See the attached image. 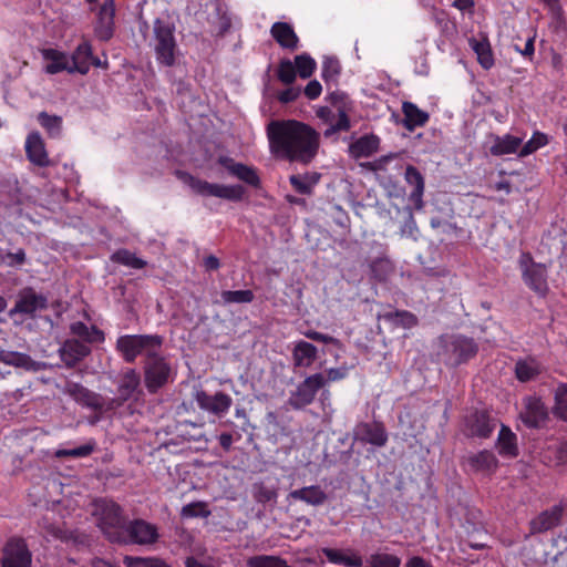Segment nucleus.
I'll return each instance as SVG.
<instances>
[{"label":"nucleus","instance_id":"obj_30","mask_svg":"<svg viewBox=\"0 0 567 567\" xmlns=\"http://www.w3.org/2000/svg\"><path fill=\"white\" fill-rule=\"evenodd\" d=\"M70 332L76 337L75 339L85 344L102 343L105 340V334L101 329L96 326L89 327L82 321L72 322L70 324Z\"/></svg>","mask_w":567,"mask_h":567},{"label":"nucleus","instance_id":"obj_33","mask_svg":"<svg viewBox=\"0 0 567 567\" xmlns=\"http://www.w3.org/2000/svg\"><path fill=\"white\" fill-rule=\"evenodd\" d=\"M0 362L12 365L14 368H22L27 371H38L39 364L29 354L10 351L0 347Z\"/></svg>","mask_w":567,"mask_h":567},{"label":"nucleus","instance_id":"obj_17","mask_svg":"<svg viewBox=\"0 0 567 567\" xmlns=\"http://www.w3.org/2000/svg\"><path fill=\"white\" fill-rule=\"evenodd\" d=\"M217 163L225 167L228 173L239 181L252 187H259L260 177L257 169L243 163H237L229 156H219Z\"/></svg>","mask_w":567,"mask_h":567},{"label":"nucleus","instance_id":"obj_3","mask_svg":"<svg viewBox=\"0 0 567 567\" xmlns=\"http://www.w3.org/2000/svg\"><path fill=\"white\" fill-rule=\"evenodd\" d=\"M443 362L449 368H457L474 359L480 344L472 337L463 333L443 334L439 339Z\"/></svg>","mask_w":567,"mask_h":567},{"label":"nucleus","instance_id":"obj_63","mask_svg":"<svg viewBox=\"0 0 567 567\" xmlns=\"http://www.w3.org/2000/svg\"><path fill=\"white\" fill-rule=\"evenodd\" d=\"M317 116L323 121L324 123L327 124H332L333 121L336 120V114L333 113V111L328 107V106H321L319 107V110L317 111Z\"/></svg>","mask_w":567,"mask_h":567},{"label":"nucleus","instance_id":"obj_34","mask_svg":"<svg viewBox=\"0 0 567 567\" xmlns=\"http://www.w3.org/2000/svg\"><path fill=\"white\" fill-rule=\"evenodd\" d=\"M42 56L45 61H49L45 65V72L48 74H56L62 71L70 73V70H72V65L64 52L55 49H43Z\"/></svg>","mask_w":567,"mask_h":567},{"label":"nucleus","instance_id":"obj_46","mask_svg":"<svg viewBox=\"0 0 567 567\" xmlns=\"http://www.w3.org/2000/svg\"><path fill=\"white\" fill-rule=\"evenodd\" d=\"M38 122L51 137L60 136L62 130V118L60 116L50 115L47 112H40L38 115Z\"/></svg>","mask_w":567,"mask_h":567},{"label":"nucleus","instance_id":"obj_39","mask_svg":"<svg viewBox=\"0 0 567 567\" xmlns=\"http://www.w3.org/2000/svg\"><path fill=\"white\" fill-rule=\"evenodd\" d=\"M353 110L342 106V110L337 111L336 120L333 123L323 132L324 137H331L339 132H348L351 128V121L349 114Z\"/></svg>","mask_w":567,"mask_h":567},{"label":"nucleus","instance_id":"obj_7","mask_svg":"<svg viewBox=\"0 0 567 567\" xmlns=\"http://www.w3.org/2000/svg\"><path fill=\"white\" fill-rule=\"evenodd\" d=\"M158 527L143 518L127 520L117 545H154L159 539Z\"/></svg>","mask_w":567,"mask_h":567},{"label":"nucleus","instance_id":"obj_6","mask_svg":"<svg viewBox=\"0 0 567 567\" xmlns=\"http://www.w3.org/2000/svg\"><path fill=\"white\" fill-rule=\"evenodd\" d=\"M174 31V24L166 20L157 18L153 22L156 59L161 64L166 66H172L175 63L177 43Z\"/></svg>","mask_w":567,"mask_h":567},{"label":"nucleus","instance_id":"obj_35","mask_svg":"<svg viewBox=\"0 0 567 567\" xmlns=\"http://www.w3.org/2000/svg\"><path fill=\"white\" fill-rule=\"evenodd\" d=\"M522 143V137L513 136L511 134H505L503 136L496 135L489 152L493 156L514 154L518 151Z\"/></svg>","mask_w":567,"mask_h":567},{"label":"nucleus","instance_id":"obj_52","mask_svg":"<svg viewBox=\"0 0 567 567\" xmlns=\"http://www.w3.org/2000/svg\"><path fill=\"white\" fill-rule=\"evenodd\" d=\"M166 561L157 557H124V564L126 567H163Z\"/></svg>","mask_w":567,"mask_h":567},{"label":"nucleus","instance_id":"obj_28","mask_svg":"<svg viewBox=\"0 0 567 567\" xmlns=\"http://www.w3.org/2000/svg\"><path fill=\"white\" fill-rule=\"evenodd\" d=\"M287 498L300 501L311 506H320L327 501V494L319 485H310L291 491Z\"/></svg>","mask_w":567,"mask_h":567},{"label":"nucleus","instance_id":"obj_24","mask_svg":"<svg viewBox=\"0 0 567 567\" xmlns=\"http://www.w3.org/2000/svg\"><path fill=\"white\" fill-rule=\"evenodd\" d=\"M402 113L404 118L402 124L405 130L413 132L416 127H423L430 120V114L421 109L416 104L410 101L402 103Z\"/></svg>","mask_w":567,"mask_h":567},{"label":"nucleus","instance_id":"obj_32","mask_svg":"<svg viewBox=\"0 0 567 567\" xmlns=\"http://www.w3.org/2000/svg\"><path fill=\"white\" fill-rule=\"evenodd\" d=\"M141 384L140 373L135 369H127L121 379L117 386L118 402L121 405L123 402L130 400L133 394L138 390Z\"/></svg>","mask_w":567,"mask_h":567},{"label":"nucleus","instance_id":"obj_37","mask_svg":"<svg viewBox=\"0 0 567 567\" xmlns=\"http://www.w3.org/2000/svg\"><path fill=\"white\" fill-rule=\"evenodd\" d=\"M369 268L371 278L378 282H385L394 271L393 262L388 257L373 259Z\"/></svg>","mask_w":567,"mask_h":567},{"label":"nucleus","instance_id":"obj_23","mask_svg":"<svg viewBox=\"0 0 567 567\" xmlns=\"http://www.w3.org/2000/svg\"><path fill=\"white\" fill-rule=\"evenodd\" d=\"M380 137L375 134H365L349 145V154L354 159L372 156L378 152Z\"/></svg>","mask_w":567,"mask_h":567},{"label":"nucleus","instance_id":"obj_49","mask_svg":"<svg viewBox=\"0 0 567 567\" xmlns=\"http://www.w3.org/2000/svg\"><path fill=\"white\" fill-rule=\"evenodd\" d=\"M554 414L567 421V384H559L555 391Z\"/></svg>","mask_w":567,"mask_h":567},{"label":"nucleus","instance_id":"obj_54","mask_svg":"<svg viewBox=\"0 0 567 567\" xmlns=\"http://www.w3.org/2000/svg\"><path fill=\"white\" fill-rule=\"evenodd\" d=\"M327 100L337 111L342 110V106H344V109L349 107V110L354 109L353 101L349 97V95L339 90L331 92Z\"/></svg>","mask_w":567,"mask_h":567},{"label":"nucleus","instance_id":"obj_11","mask_svg":"<svg viewBox=\"0 0 567 567\" xmlns=\"http://www.w3.org/2000/svg\"><path fill=\"white\" fill-rule=\"evenodd\" d=\"M195 401L198 408L218 417L228 413L233 405V399L229 394L221 391L215 394H209L204 390H198L195 393Z\"/></svg>","mask_w":567,"mask_h":567},{"label":"nucleus","instance_id":"obj_4","mask_svg":"<svg viewBox=\"0 0 567 567\" xmlns=\"http://www.w3.org/2000/svg\"><path fill=\"white\" fill-rule=\"evenodd\" d=\"M176 175L187 184L194 193L204 197L213 196L230 202H240L245 195V188L241 185L209 183L182 171H177Z\"/></svg>","mask_w":567,"mask_h":567},{"label":"nucleus","instance_id":"obj_31","mask_svg":"<svg viewBox=\"0 0 567 567\" xmlns=\"http://www.w3.org/2000/svg\"><path fill=\"white\" fill-rule=\"evenodd\" d=\"M318 355L317 348L305 340H299L292 349V360L296 368H309Z\"/></svg>","mask_w":567,"mask_h":567},{"label":"nucleus","instance_id":"obj_13","mask_svg":"<svg viewBox=\"0 0 567 567\" xmlns=\"http://www.w3.org/2000/svg\"><path fill=\"white\" fill-rule=\"evenodd\" d=\"M523 423L529 429L542 427L548 419L544 402L537 396L524 399V411L520 412Z\"/></svg>","mask_w":567,"mask_h":567},{"label":"nucleus","instance_id":"obj_38","mask_svg":"<svg viewBox=\"0 0 567 567\" xmlns=\"http://www.w3.org/2000/svg\"><path fill=\"white\" fill-rule=\"evenodd\" d=\"M320 174L291 175L289 182L293 189L301 195H309L312 187L319 182Z\"/></svg>","mask_w":567,"mask_h":567},{"label":"nucleus","instance_id":"obj_29","mask_svg":"<svg viewBox=\"0 0 567 567\" xmlns=\"http://www.w3.org/2000/svg\"><path fill=\"white\" fill-rule=\"evenodd\" d=\"M93 50L92 45L89 41L81 42L75 50L72 52L70 63L72 65V70L70 73H80L82 75L87 74L90 71V61L92 59Z\"/></svg>","mask_w":567,"mask_h":567},{"label":"nucleus","instance_id":"obj_27","mask_svg":"<svg viewBox=\"0 0 567 567\" xmlns=\"http://www.w3.org/2000/svg\"><path fill=\"white\" fill-rule=\"evenodd\" d=\"M466 463L475 473H492L495 472L498 466V460L494 453L488 450L471 454L467 456Z\"/></svg>","mask_w":567,"mask_h":567},{"label":"nucleus","instance_id":"obj_15","mask_svg":"<svg viewBox=\"0 0 567 567\" xmlns=\"http://www.w3.org/2000/svg\"><path fill=\"white\" fill-rule=\"evenodd\" d=\"M355 437L358 441L382 447L389 440L388 432L382 422H362L357 425Z\"/></svg>","mask_w":567,"mask_h":567},{"label":"nucleus","instance_id":"obj_56","mask_svg":"<svg viewBox=\"0 0 567 567\" xmlns=\"http://www.w3.org/2000/svg\"><path fill=\"white\" fill-rule=\"evenodd\" d=\"M3 260L9 267H20L25 264L27 255L24 249L19 248L16 252H7Z\"/></svg>","mask_w":567,"mask_h":567},{"label":"nucleus","instance_id":"obj_40","mask_svg":"<svg viewBox=\"0 0 567 567\" xmlns=\"http://www.w3.org/2000/svg\"><path fill=\"white\" fill-rule=\"evenodd\" d=\"M401 558L388 553H373L364 560L363 567H400Z\"/></svg>","mask_w":567,"mask_h":567},{"label":"nucleus","instance_id":"obj_26","mask_svg":"<svg viewBox=\"0 0 567 567\" xmlns=\"http://www.w3.org/2000/svg\"><path fill=\"white\" fill-rule=\"evenodd\" d=\"M496 449L502 457L515 458L519 454L516 434L505 424L498 432Z\"/></svg>","mask_w":567,"mask_h":567},{"label":"nucleus","instance_id":"obj_42","mask_svg":"<svg viewBox=\"0 0 567 567\" xmlns=\"http://www.w3.org/2000/svg\"><path fill=\"white\" fill-rule=\"evenodd\" d=\"M111 260L134 269H143L146 266L145 260L138 258L135 254L124 248L113 252Z\"/></svg>","mask_w":567,"mask_h":567},{"label":"nucleus","instance_id":"obj_19","mask_svg":"<svg viewBox=\"0 0 567 567\" xmlns=\"http://www.w3.org/2000/svg\"><path fill=\"white\" fill-rule=\"evenodd\" d=\"M115 8L113 0H105L97 13L94 28L95 35L101 41H109L114 34Z\"/></svg>","mask_w":567,"mask_h":567},{"label":"nucleus","instance_id":"obj_48","mask_svg":"<svg viewBox=\"0 0 567 567\" xmlns=\"http://www.w3.org/2000/svg\"><path fill=\"white\" fill-rule=\"evenodd\" d=\"M277 78L285 85H290L296 81L297 72L293 63L289 59H282L279 61Z\"/></svg>","mask_w":567,"mask_h":567},{"label":"nucleus","instance_id":"obj_22","mask_svg":"<svg viewBox=\"0 0 567 567\" xmlns=\"http://www.w3.org/2000/svg\"><path fill=\"white\" fill-rule=\"evenodd\" d=\"M69 394L74 401L94 411L104 410V399L101 394L89 390L80 383H72L69 386Z\"/></svg>","mask_w":567,"mask_h":567},{"label":"nucleus","instance_id":"obj_59","mask_svg":"<svg viewBox=\"0 0 567 567\" xmlns=\"http://www.w3.org/2000/svg\"><path fill=\"white\" fill-rule=\"evenodd\" d=\"M348 374H349V368H347V367L331 368V369L327 370L326 382L327 381L334 382V381L343 380L348 377Z\"/></svg>","mask_w":567,"mask_h":567},{"label":"nucleus","instance_id":"obj_41","mask_svg":"<svg viewBox=\"0 0 567 567\" xmlns=\"http://www.w3.org/2000/svg\"><path fill=\"white\" fill-rule=\"evenodd\" d=\"M251 494L254 499L259 504H267L276 502L278 497V491L275 486H268L264 482H256L252 484Z\"/></svg>","mask_w":567,"mask_h":567},{"label":"nucleus","instance_id":"obj_43","mask_svg":"<svg viewBox=\"0 0 567 567\" xmlns=\"http://www.w3.org/2000/svg\"><path fill=\"white\" fill-rule=\"evenodd\" d=\"M248 567H291L286 559L275 555H256L246 561Z\"/></svg>","mask_w":567,"mask_h":567},{"label":"nucleus","instance_id":"obj_53","mask_svg":"<svg viewBox=\"0 0 567 567\" xmlns=\"http://www.w3.org/2000/svg\"><path fill=\"white\" fill-rule=\"evenodd\" d=\"M181 515L186 518L207 517L210 515V512L205 503L194 502L183 506Z\"/></svg>","mask_w":567,"mask_h":567},{"label":"nucleus","instance_id":"obj_5","mask_svg":"<svg viewBox=\"0 0 567 567\" xmlns=\"http://www.w3.org/2000/svg\"><path fill=\"white\" fill-rule=\"evenodd\" d=\"M97 525L105 538L117 544L127 523L122 507L113 501H101L96 505Z\"/></svg>","mask_w":567,"mask_h":567},{"label":"nucleus","instance_id":"obj_18","mask_svg":"<svg viewBox=\"0 0 567 567\" xmlns=\"http://www.w3.org/2000/svg\"><path fill=\"white\" fill-rule=\"evenodd\" d=\"M59 353L68 368H74L91 353V348L79 339L71 338L62 343Z\"/></svg>","mask_w":567,"mask_h":567},{"label":"nucleus","instance_id":"obj_61","mask_svg":"<svg viewBox=\"0 0 567 567\" xmlns=\"http://www.w3.org/2000/svg\"><path fill=\"white\" fill-rule=\"evenodd\" d=\"M384 317L389 320H391L393 317H401L403 319V324L405 327H411L416 323V317L413 313L405 310H396L395 312L386 313Z\"/></svg>","mask_w":567,"mask_h":567},{"label":"nucleus","instance_id":"obj_21","mask_svg":"<svg viewBox=\"0 0 567 567\" xmlns=\"http://www.w3.org/2000/svg\"><path fill=\"white\" fill-rule=\"evenodd\" d=\"M270 35L284 50L293 52L299 48V37L288 22H275L270 28Z\"/></svg>","mask_w":567,"mask_h":567},{"label":"nucleus","instance_id":"obj_57","mask_svg":"<svg viewBox=\"0 0 567 567\" xmlns=\"http://www.w3.org/2000/svg\"><path fill=\"white\" fill-rule=\"evenodd\" d=\"M301 90L299 87L290 86L278 93V101L282 104L295 102L300 96Z\"/></svg>","mask_w":567,"mask_h":567},{"label":"nucleus","instance_id":"obj_58","mask_svg":"<svg viewBox=\"0 0 567 567\" xmlns=\"http://www.w3.org/2000/svg\"><path fill=\"white\" fill-rule=\"evenodd\" d=\"M322 92V85L317 80H311L308 82L303 90V94L309 100H316L320 96Z\"/></svg>","mask_w":567,"mask_h":567},{"label":"nucleus","instance_id":"obj_1","mask_svg":"<svg viewBox=\"0 0 567 567\" xmlns=\"http://www.w3.org/2000/svg\"><path fill=\"white\" fill-rule=\"evenodd\" d=\"M164 338L159 334H124L116 340V351L126 363H134L143 355L144 385L150 394H156L175 380L169 360L161 353Z\"/></svg>","mask_w":567,"mask_h":567},{"label":"nucleus","instance_id":"obj_9","mask_svg":"<svg viewBox=\"0 0 567 567\" xmlns=\"http://www.w3.org/2000/svg\"><path fill=\"white\" fill-rule=\"evenodd\" d=\"M32 551L21 536H11L4 543L1 555V567H31Z\"/></svg>","mask_w":567,"mask_h":567},{"label":"nucleus","instance_id":"obj_16","mask_svg":"<svg viewBox=\"0 0 567 567\" xmlns=\"http://www.w3.org/2000/svg\"><path fill=\"white\" fill-rule=\"evenodd\" d=\"M565 508L561 504H556L550 508L543 511L529 523L530 534H542L557 527L564 516Z\"/></svg>","mask_w":567,"mask_h":567},{"label":"nucleus","instance_id":"obj_45","mask_svg":"<svg viewBox=\"0 0 567 567\" xmlns=\"http://www.w3.org/2000/svg\"><path fill=\"white\" fill-rule=\"evenodd\" d=\"M293 65L301 79H309L316 71L317 63L313 58L308 53L298 54L295 56Z\"/></svg>","mask_w":567,"mask_h":567},{"label":"nucleus","instance_id":"obj_60","mask_svg":"<svg viewBox=\"0 0 567 567\" xmlns=\"http://www.w3.org/2000/svg\"><path fill=\"white\" fill-rule=\"evenodd\" d=\"M321 551L330 563L337 564V565H343L346 555L342 551H340L338 549H333V548H328V547L322 548Z\"/></svg>","mask_w":567,"mask_h":567},{"label":"nucleus","instance_id":"obj_51","mask_svg":"<svg viewBox=\"0 0 567 567\" xmlns=\"http://www.w3.org/2000/svg\"><path fill=\"white\" fill-rule=\"evenodd\" d=\"M95 449V443H86L81 446L74 447V449H61L55 452V456L59 458H65V457H73V458H80V457H86L92 454V452Z\"/></svg>","mask_w":567,"mask_h":567},{"label":"nucleus","instance_id":"obj_2","mask_svg":"<svg viewBox=\"0 0 567 567\" xmlns=\"http://www.w3.org/2000/svg\"><path fill=\"white\" fill-rule=\"evenodd\" d=\"M271 153L291 163L310 164L320 148V134L297 120L272 121L267 127Z\"/></svg>","mask_w":567,"mask_h":567},{"label":"nucleus","instance_id":"obj_25","mask_svg":"<svg viewBox=\"0 0 567 567\" xmlns=\"http://www.w3.org/2000/svg\"><path fill=\"white\" fill-rule=\"evenodd\" d=\"M468 44L471 49L475 52L478 64L484 70H489L494 66V53L491 47V42L486 35H482L481 38L473 37L468 39Z\"/></svg>","mask_w":567,"mask_h":567},{"label":"nucleus","instance_id":"obj_50","mask_svg":"<svg viewBox=\"0 0 567 567\" xmlns=\"http://www.w3.org/2000/svg\"><path fill=\"white\" fill-rule=\"evenodd\" d=\"M254 298V292L249 289L224 290L221 292V299L225 303H249Z\"/></svg>","mask_w":567,"mask_h":567},{"label":"nucleus","instance_id":"obj_8","mask_svg":"<svg viewBox=\"0 0 567 567\" xmlns=\"http://www.w3.org/2000/svg\"><path fill=\"white\" fill-rule=\"evenodd\" d=\"M518 264L524 284L537 296L545 297L549 290L546 266L535 262L529 252L523 254Z\"/></svg>","mask_w":567,"mask_h":567},{"label":"nucleus","instance_id":"obj_20","mask_svg":"<svg viewBox=\"0 0 567 567\" xmlns=\"http://www.w3.org/2000/svg\"><path fill=\"white\" fill-rule=\"evenodd\" d=\"M25 155L27 158L35 166L48 167L51 164L49 158L45 143L41 137L40 133L32 132L27 136L25 140Z\"/></svg>","mask_w":567,"mask_h":567},{"label":"nucleus","instance_id":"obj_44","mask_svg":"<svg viewBox=\"0 0 567 567\" xmlns=\"http://www.w3.org/2000/svg\"><path fill=\"white\" fill-rule=\"evenodd\" d=\"M548 143L549 138L547 134L539 131H535L532 137L522 146L518 155L519 157H526L535 153L539 148L546 146Z\"/></svg>","mask_w":567,"mask_h":567},{"label":"nucleus","instance_id":"obj_47","mask_svg":"<svg viewBox=\"0 0 567 567\" xmlns=\"http://www.w3.org/2000/svg\"><path fill=\"white\" fill-rule=\"evenodd\" d=\"M341 72V65L337 58L326 56L322 61L321 76L324 82H336Z\"/></svg>","mask_w":567,"mask_h":567},{"label":"nucleus","instance_id":"obj_10","mask_svg":"<svg viewBox=\"0 0 567 567\" xmlns=\"http://www.w3.org/2000/svg\"><path fill=\"white\" fill-rule=\"evenodd\" d=\"M326 385V378L322 373H315L307 377L292 392L289 398V405L295 410L303 409L311 404L318 391Z\"/></svg>","mask_w":567,"mask_h":567},{"label":"nucleus","instance_id":"obj_64","mask_svg":"<svg viewBox=\"0 0 567 567\" xmlns=\"http://www.w3.org/2000/svg\"><path fill=\"white\" fill-rule=\"evenodd\" d=\"M558 464L567 465V441L560 442L555 451Z\"/></svg>","mask_w":567,"mask_h":567},{"label":"nucleus","instance_id":"obj_55","mask_svg":"<svg viewBox=\"0 0 567 567\" xmlns=\"http://www.w3.org/2000/svg\"><path fill=\"white\" fill-rule=\"evenodd\" d=\"M303 334L306 338L312 341L322 342L324 344H333L338 349L342 348L341 341L332 336L324 334L316 330H307L306 332H303Z\"/></svg>","mask_w":567,"mask_h":567},{"label":"nucleus","instance_id":"obj_12","mask_svg":"<svg viewBox=\"0 0 567 567\" xmlns=\"http://www.w3.org/2000/svg\"><path fill=\"white\" fill-rule=\"evenodd\" d=\"M495 420L486 411H474L465 420L466 435L488 439L495 430Z\"/></svg>","mask_w":567,"mask_h":567},{"label":"nucleus","instance_id":"obj_36","mask_svg":"<svg viewBox=\"0 0 567 567\" xmlns=\"http://www.w3.org/2000/svg\"><path fill=\"white\" fill-rule=\"evenodd\" d=\"M540 373V365L534 358L518 360L515 364V375L519 382H529Z\"/></svg>","mask_w":567,"mask_h":567},{"label":"nucleus","instance_id":"obj_14","mask_svg":"<svg viewBox=\"0 0 567 567\" xmlns=\"http://www.w3.org/2000/svg\"><path fill=\"white\" fill-rule=\"evenodd\" d=\"M48 308V299L41 293H37L32 288L23 289L16 301L11 313L33 316L38 310Z\"/></svg>","mask_w":567,"mask_h":567},{"label":"nucleus","instance_id":"obj_62","mask_svg":"<svg viewBox=\"0 0 567 567\" xmlns=\"http://www.w3.org/2000/svg\"><path fill=\"white\" fill-rule=\"evenodd\" d=\"M218 37H224L231 28V18L227 12H223L218 17V24H217Z\"/></svg>","mask_w":567,"mask_h":567}]
</instances>
